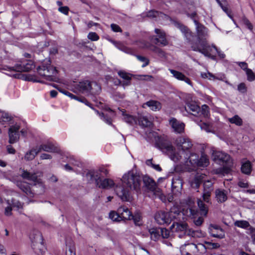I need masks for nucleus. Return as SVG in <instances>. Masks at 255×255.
<instances>
[{
	"instance_id": "obj_14",
	"label": "nucleus",
	"mask_w": 255,
	"mask_h": 255,
	"mask_svg": "<svg viewBox=\"0 0 255 255\" xmlns=\"http://www.w3.org/2000/svg\"><path fill=\"white\" fill-rule=\"evenodd\" d=\"M156 36H151L149 37L150 41L155 44L162 46H165L168 44L165 32L161 29L155 28L154 30Z\"/></svg>"
},
{
	"instance_id": "obj_35",
	"label": "nucleus",
	"mask_w": 255,
	"mask_h": 255,
	"mask_svg": "<svg viewBox=\"0 0 255 255\" xmlns=\"http://www.w3.org/2000/svg\"><path fill=\"white\" fill-rule=\"evenodd\" d=\"M233 166H229L228 165H224L223 167H221L214 170V172L217 174H221L224 175L225 174H227L231 170V167Z\"/></svg>"
},
{
	"instance_id": "obj_63",
	"label": "nucleus",
	"mask_w": 255,
	"mask_h": 255,
	"mask_svg": "<svg viewBox=\"0 0 255 255\" xmlns=\"http://www.w3.org/2000/svg\"><path fill=\"white\" fill-rule=\"evenodd\" d=\"M111 27L113 31L114 32H120L122 31L121 28L117 24L113 23L111 25Z\"/></svg>"
},
{
	"instance_id": "obj_12",
	"label": "nucleus",
	"mask_w": 255,
	"mask_h": 255,
	"mask_svg": "<svg viewBox=\"0 0 255 255\" xmlns=\"http://www.w3.org/2000/svg\"><path fill=\"white\" fill-rule=\"evenodd\" d=\"M175 143L179 149L182 150L181 155H183L190 151V149L193 146L191 140L188 137L185 136L177 137L175 141Z\"/></svg>"
},
{
	"instance_id": "obj_26",
	"label": "nucleus",
	"mask_w": 255,
	"mask_h": 255,
	"mask_svg": "<svg viewBox=\"0 0 255 255\" xmlns=\"http://www.w3.org/2000/svg\"><path fill=\"white\" fill-rule=\"evenodd\" d=\"M38 173H30L27 170H23L21 176L23 179L32 181L34 183H39V179L38 178L37 174Z\"/></svg>"
},
{
	"instance_id": "obj_34",
	"label": "nucleus",
	"mask_w": 255,
	"mask_h": 255,
	"mask_svg": "<svg viewBox=\"0 0 255 255\" xmlns=\"http://www.w3.org/2000/svg\"><path fill=\"white\" fill-rule=\"evenodd\" d=\"M182 182L181 178L179 176H174L172 181V190H176L178 191L182 188Z\"/></svg>"
},
{
	"instance_id": "obj_25",
	"label": "nucleus",
	"mask_w": 255,
	"mask_h": 255,
	"mask_svg": "<svg viewBox=\"0 0 255 255\" xmlns=\"http://www.w3.org/2000/svg\"><path fill=\"white\" fill-rule=\"evenodd\" d=\"M36 147L38 149L37 152H39L41 150L50 152H58L59 151V148L52 143L44 144Z\"/></svg>"
},
{
	"instance_id": "obj_5",
	"label": "nucleus",
	"mask_w": 255,
	"mask_h": 255,
	"mask_svg": "<svg viewBox=\"0 0 255 255\" xmlns=\"http://www.w3.org/2000/svg\"><path fill=\"white\" fill-rule=\"evenodd\" d=\"M155 144L157 148L167 154L174 162H178L182 159V156L176 152L175 148L168 140L164 138L157 137Z\"/></svg>"
},
{
	"instance_id": "obj_7",
	"label": "nucleus",
	"mask_w": 255,
	"mask_h": 255,
	"mask_svg": "<svg viewBox=\"0 0 255 255\" xmlns=\"http://www.w3.org/2000/svg\"><path fill=\"white\" fill-rule=\"evenodd\" d=\"M196 213H197V211L196 210ZM196 214L189 216V217H194ZM186 217H188V216H184V219L181 220V221H179L177 220H174V222L173 224L171 226L170 228L171 229L174 230V231L176 232H180L183 234H185V233H187V235L189 236H191L193 237H198L200 238L203 236V234L201 231H195L192 229H189L188 231H187V223L183 222L185 219H186Z\"/></svg>"
},
{
	"instance_id": "obj_49",
	"label": "nucleus",
	"mask_w": 255,
	"mask_h": 255,
	"mask_svg": "<svg viewBox=\"0 0 255 255\" xmlns=\"http://www.w3.org/2000/svg\"><path fill=\"white\" fill-rule=\"evenodd\" d=\"M131 219L133 220L134 223L136 226H139L141 225V215L140 213H137L135 214L134 215H132L131 217Z\"/></svg>"
},
{
	"instance_id": "obj_61",
	"label": "nucleus",
	"mask_w": 255,
	"mask_h": 255,
	"mask_svg": "<svg viewBox=\"0 0 255 255\" xmlns=\"http://www.w3.org/2000/svg\"><path fill=\"white\" fill-rule=\"evenodd\" d=\"M201 112L204 117H208L209 115V107L206 105L202 106Z\"/></svg>"
},
{
	"instance_id": "obj_46",
	"label": "nucleus",
	"mask_w": 255,
	"mask_h": 255,
	"mask_svg": "<svg viewBox=\"0 0 255 255\" xmlns=\"http://www.w3.org/2000/svg\"><path fill=\"white\" fill-rule=\"evenodd\" d=\"M234 224L235 226L243 229H248L250 227H251L248 221L244 220L237 221L235 222Z\"/></svg>"
},
{
	"instance_id": "obj_48",
	"label": "nucleus",
	"mask_w": 255,
	"mask_h": 255,
	"mask_svg": "<svg viewBox=\"0 0 255 255\" xmlns=\"http://www.w3.org/2000/svg\"><path fill=\"white\" fill-rule=\"evenodd\" d=\"M109 217L114 221L120 222L121 221V218L119 214L118 210L117 212L111 211L109 214Z\"/></svg>"
},
{
	"instance_id": "obj_37",
	"label": "nucleus",
	"mask_w": 255,
	"mask_h": 255,
	"mask_svg": "<svg viewBox=\"0 0 255 255\" xmlns=\"http://www.w3.org/2000/svg\"><path fill=\"white\" fill-rule=\"evenodd\" d=\"M56 88H57L60 92L64 93V94L68 95V96L70 97L72 99H75L78 101H81L83 103H85L86 105L90 106V103L87 101L86 99L85 98H80L76 96L75 95H73L72 93H70V92L66 91H64L61 88H57V87H55Z\"/></svg>"
},
{
	"instance_id": "obj_17",
	"label": "nucleus",
	"mask_w": 255,
	"mask_h": 255,
	"mask_svg": "<svg viewBox=\"0 0 255 255\" xmlns=\"http://www.w3.org/2000/svg\"><path fill=\"white\" fill-rule=\"evenodd\" d=\"M172 22L174 25L175 26L179 28L181 31V32L184 34V36L185 37L188 42L189 43V44H190L191 46L192 42H196V41H194L193 40L194 36L192 32L186 26H185L179 21L175 20H172Z\"/></svg>"
},
{
	"instance_id": "obj_40",
	"label": "nucleus",
	"mask_w": 255,
	"mask_h": 255,
	"mask_svg": "<svg viewBox=\"0 0 255 255\" xmlns=\"http://www.w3.org/2000/svg\"><path fill=\"white\" fill-rule=\"evenodd\" d=\"M145 105L149 107L152 111L159 110L161 108V104L156 101H149L145 103Z\"/></svg>"
},
{
	"instance_id": "obj_31",
	"label": "nucleus",
	"mask_w": 255,
	"mask_h": 255,
	"mask_svg": "<svg viewBox=\"0 0 255 255\" xmlns=\"http://www.w3.org/2000/svg\"><path fill=\"white\" fill-rule=\"evenodd\" d=\"M110 115L105 114L104 113H99L98 111H96L98 114L101 117V118L108 125H112V118L115 116L114 112L109 109Z\"/></svg>"
},
{
	"instance_id": "obj_47",
	"label": "nucleus",
	"mask_w": 255,
	"mask_h": 255,
	"mask_svg": "<svg viewBox=\"0 0 255 255\" xmlns=\"http://www.w3.org/2000/svg\"><path fill=\"white\" fill-rule=\"evenodd\" d=\"M229 121L231 123L234 124L238 126H240L243 124L242 120L238 115H235L233 117L230 118Z\"/></svg>"
},
{
	"instance_id": "obj_29",
	"label": "nucleus",
	"mask_w": 255,
	"mask_h": 255,
	"mask_svg": "<svg viewBox=\"0 0 255 255\" xmlns=\"http://www.w3.org/2000/svg\"><path fill=\"white\" fill-rule=\"evenodd\" d=\"M203 199H198L197 201L198 206L201 215L206 217L208 212V206L206 204Z\"/></svg>"
},
{
	"instance_id": "obj_3",
	"label": "nucleus",
	"mask_w": 255,
	"mask_h": 255,
	"mask_svg": "<svg viewBox=\"0 0 255 255\" xmlns=\"http://www.w3.org/2000/svg\"><path fill=\"white\" fill-rule=\"evenodd\" d=\"M193 20L196 26L197 41L196 42L191 43V49L194 51H198L203 54L205 56L214 59L212 53L214 52L206 40L208 36L207 28L196 19Z\"/></svg>"
},
{
	"instance_id": "obj_45",
	"label": "nucleus",
	"mask_w": 255,
	"mask_h": 255,
	"mask_svg": "<svg viewBox=\"0 0 255 255\" xmlns=\"http://www.w3.org/2000/svg\"><path fill=\"white\" fill-rule=\"evenodd\" d=\"M135 43L140 48H147L150 50L151 44L144 40H139L135 42Z\"/></svg>"
},
{
	"instance_id": "obj_2",
	"label": "nucleus",
	"mask_w": 255,
	"mask_h": 255,
	"mask_svg": "<svg viewBox=\"0 0 255 255\" xmlns=\"http://www.w3.org/2000/svg\"><path fill=\"white\" fill-rule=\"evenodd\" d=\"M196 213L195 207H190L184 208L181 211L177 207H173L168 212L159 211L155 215V220L160 225L169 224L172 221H181L184 219V216H191Z\"/></svg>"
},
{
	"instance_id": "obj_60",
	"label": "nucleus",
	"mask_w": 255,
	"mask_h": 255,
	"mask_svg": "<svg viewBox=\"0 0 255 255\" xmlns=\"http://www.w3.org/2000/svg\"><path fill=\"white\" fill-rule=\"evenodd\" d=\"M204 219L202 217H199L198 218H194L193 222L196 226H200L203 223Z\"/></svg>"
},
{
	"instance_id": "obj_38",
	"label": "nucleus",
	"mask_w": 255,
	"mask_h": 255,
	"mask_svg": "<svg viewBox=\"0 0 255 255\" xmlns=\"http://www.w3.org/2000/svg\"><path fill=\"white\" fill-rule=\"evenodd\" d=\"M37 147H35L27 152L24 155V159L26 161L33 160L35 158V156L39 153V152H37Z\"/></svg>"
},
{
	"instance_id": "obj_27",
	"label": "nucleus",
	"mask_w": 255,
	"mask_h": 255,
	"mask_svg": "<svg viewBox=\"0 0 255 255\" xmlns=\"http://www.w3.org/2000/svg\"><path fill=\"white\" fill-rule=\"evenodd\" d=\"M119 214L121 218V221L124 220H131V217L132 215L131 212L126 206L120 207L118 209Z\"/></svg>"
},
{
	"instance_id": "obj_55",
	"label": "nucleus",
	"mask_w": 255,
	"mask_h": 255,
	"mask_svg": "<svg viewBox=\"0 0 255 255\" xmlns=\"http://www.w3.org/2000/svg\"><path fill=\"white\" fill-rule=\"evenodd\" d=\"M136 58H137V59L138 60L144 62V63L142 65V67H144L149 64V61L145 57L140 56V55H137Z\"/></svg>"
},
{
	"instance_id": "obj_43",
	"label": "nucleus",
	"mask_w": 255,
	"mask_h": 255,
	"mask_svg": "<svg viewBox=\"0 0 255 255\" xmlns=\"http://www.w3.org/2000/svg\"><path fill=\"white\" fill-rule=\"evenodd\" d=\"M209 164V159L206 155L202 154L200 159H198L197 166L205 167Z\"/></svg>"
},
{
	"instance_id": "obj_23",
	"label": "nucleus",
	"mask_w": 255,
	"mask_h": 255,
	"mask_svg": "<svg viewBox=\"0 0 255 255\" xmlns=\"http://www.w3.org/2000/svg\"><path fill=\"white\" fill-rule=\"evenodd\" d=\"M186 112L194 116H197L201 111L200 107L194 102L187 103L185 107Z\"/></svg>"
},
{
	"instance_id": "obj_41",
	"label": "nucleus",
	"mask_w": 255,
	"mask_h": 255,
	"mask_svg": "<svg viewBox=\"0 0 255 255\" xmlns=\"http://www.w3.org/2000/svg\"><path fill=\"white\" fill-rule=\"evenodd\" d=\"M150 50L157 54L159 57L161 58L166 57L165 52L162 49L159 48L157 46L152 44V45L150 46Z\"/></svg>"
},
{
	"instance_id": "obj_15",
	"label": "nucleus",
	"mask_w": 255,
	"mask_h": 255,
	"mask_svg": "<svg viewBox=\"0 0 255 255\" xmlns=\"http://www.w3.org/2000/svg\"><path fill=\"white\" fill-rule=\"evenodd\" d=\"M212 155L215 161L221 162L225 165L233 166V160L228 154L220 151H214Z\"/></svg>"
},
{
	"instance_id": "obj_18",
	"label": "nucleus",
	"mask_w": 255,
	"mask_h": 255,
	"mask_svg": "<svg viewBox=\"0 0 255 255\" xmlns=\"http://www.w3.org/2000/svg\"><path fill=\"white\" fill-rule=\"evenodd\" d=\"M20 126L17 125H15L10 127L8 129V142L10 144H13L16 142L19 138V130Z\"/></svg>"
},
{
	"instance_id": "obj_59",
	"label": "nucleus",
	"mask_w": 255,
	"mask_h": 255,
	"mask_svg": "<svg viewBox=\"0 0 255 255\" xmlns=\"http://www.w3.org/2000/svg\"><path fill=\"white\" fill-rule=\"evenodd\" d=\"M66 255H76L75 248L74 246H70L66 251Z\"/></svg>"
},
{
	"instance_id": "obj_9",
	"label": "nucleus",
	"mask_w": 255,
	"mask_h": 255,
	"mask_svg": "<svg viewBox=\"0 0 255 255\" xmlns=\"http://www.w3.org/2000/svg\"><path fill=\"white\" fill-rule=\"evenodd\" d=\"M30 238L32 243V248L35 252L37 254L42 255L45 252V248L43 243L41 234L38 232H36L33 235H31Z\"/></svg>"
},
{
	"instance_id": "obj_62",
	"label": "nucleus",
	"mask_w": 255,
	"mask_h": 255,
	"mask_svg": "<svg viewBox=\"0 0 255 255\" xmlns=\"http://www.w3.org/2000/svg\"><path fill=\"white\" fill-rule=\"evenodd\" d=\"M244 24L250 30H252L253 29V26L250 21L246 18H244L243 19Z\"/></svg>"
},
{
	"instance_id": "obj_20",
	"label": "nucleus",
	"mask_w": 255,
	"mask_h": 255,
	"mask_svg": "<svg viewBox=\"0 0 255 255\" xmlns=\"http://www.w3.org/2000/svg\"><path fill=\"white\" fill-rule=\"evenodd\" d=\"M152 123L153 118L150 115H139L137 118V124L143 127H150Z\"/></svg>"
},
{
	"instance_id": "obj_10",
	"label": "nucleus",
	"mask_w": 255,
	"mask_h": 255,
	"mask_svg": "<svg viewBox=\"0 0 255 255\" xmlns=\"http://www.w3.org/2000/svg\"><path fill=\"white\" fill-rule=\"evenodd\" d=\"M37 71L39 74L45 77V79L48 81H55L56 78L54 75L57 73L56 68L49 65L48 66L42 65L38 67Z\"/></svg>"
},
{
	"instance_id": "obj_21",
	"label": "nucleus",
	"mask_w": 255,
	"mask_h": 255,
	"mask_svg": "<svg viewBox=\"0 0 255 255\" xmlns=\"http://www.w3.org/2000/svg\"><path fill=\"white\" fill-rule=\"evenodd\" d=\"M169 124L175 133H182L184 132L185 125L183 123L173 118L170 120Z\"/></svg>"
},
{
	"instance_id": "obj_33",
	"label": "nucleus",
	"mask_w": 255,
	"mask_h": 255,
	"mask_svg": "<svg viewBox=\"0 0 255 255\" xmlns=\"http://www.w3.org/2000/svg\"><path fill=\"white\" fill-rule=\"evenodd\" d=\"M161 231L160 228H152L149 229L148 232L150 235L151 240L154 241L158 240L161 237Z\"/></svg>"
},
{
	"instance_id": "obj_50",
	"label": "nucleus",
	"mask_w": 255,
	"mask_h": 255,
	"mask_svg": "<svg viewBox=\"0 0 255 255\" xmlns=\"http://www.w3.org/2000/svg\"><path fill=\"white\" fill-rule=\"evenodd\" d=\"M118 75L124 80H131V75L125 71H119Z\"/></svg>"
},
{
	"instance_id": "obj_52",
	"label": "nucleus",
	"mask_w": 255,
	"mask_h": 255,
	"mask_svg": "<svg viewBox=\"0 0 255 255\" xmlns=\"http://www.w3.org/2000/svg\"><path fill=\"white\" fill-rule=\"evenodd\" d=\"M246 73L247 75V79L248 81H253L255 80V74L251 69H249L247 70Z\"/></svg>"
},
{
	"instance_id": "obj_64",
	"label": "nucleus",
	"mask_w": 255,
	"mask_h": 255,
	"mask_svg": "<svg viewBox=\"0 0 255 255\" xmlns=\"http://www.w3.org/2000/svg\"><path fill=\"white\" fill-rule=\"evenodd\" d=\"M158 14V11L151 10L147 13L146 16L148 17H155L157 16Z\"/></svg>"
},
{
	"instance_id": "obj_24",
	"label": "nucleus",
	"mask_w": 255,
	"mask_h": 255,
	"mask_svg": "<svg viewBox=\"0 0 255 255\" xmlns=\"http://www.w3.org/2000/svg\"><path fill=\"white\" fill-rule=\"evenodd\" d=\"M216 201L219 203H222L228 199L227 191L224 189H217L215 191Z\"/></svg>"
},
{
	"instance_id": "obj_58",
	"label": "nucleus",
	"mask_w": 255,
	"mask_h": 255,
	"mask_svg": "<svg viewBox=\"0 0 255 255\" xmlns=\"http://www.w3.org/2000/svg\"><path fill=\"white\" fill-rule=\"evenodd\" d=\"M88 38L92 41H97L99 39V37L96 32H90L88 35Z\"/></svg>"
},
{
	"instance_id": "obj_51",
	"label": "nucleus",
	"mask_w": 255,
	"mask_h": 255,
	"mask_svg": "<svg viewBox=\"0 0 255 255\" xmlns=\"http://www.w3.org/2000/svg\"><path fill=\"white\" fill-rule=\"evenodd\" d=\"M247 233L251 236L252 243L255 245V228L250 227Z\"/></svg>"
},
{
	"instance_id": "obj_42",
	"label": "nucleus",
	"mask_w": 255,
	"mask_h": 255,
	"mask_svg": "<svg viewBox=\"0 0 255 255\" xmlns=\"http://www.w3.org/2000/svg\"><path fill=\"white\" fill-rule=\"evenodd\" d=\"M242 172L246 174H250L252 171V165L251 162L247 161L243 163L241 167Z\"/></svg>"
},
{
	"instance_id": "obj_22",
	"label": "nucleus",
	"mask_w": 255,
	"mask_h": 255,
	"mask_svg": "<svg viewBox=\"0 0 255 255\" xmlns=\"http://www.w3.org/2000/svg\"><path fill=\"white\" fill-rule=\"evenodd\" d=\"M210 233L213 237L223 239L225 237V234L223 229L216 225H211L210 226Z\"/></svg>"
},
{
	"instance_id": "obj_4",
	"label": "nucleus",
	"mask_w": 255,
	"mask_h": 255,
	"mask_svg": "<svg viewBox=\"0 0 255 255\" xmlns=\"http://www.w3.org/2000/svg\"><path fill=\"white\" fill-rule=\"evenodd\" d=\"M108 170L103 167L98 170H91L86 173L85 177L90 183H95L96 186L100 188L108 189L115 185L113 180L109 178L102 179V175H107Z\"/></svg>"
},
{
	"instance_id": "obj_44",
	"label": "nucleus",
	"mask_w": 255,
	"mask_h": 255,
	"mask_svg": "<svg viewBox=\"0 0 255 255\" xmlns=\"http://www.w3.org/2000/svg\"><path fill=\"white\" fill-rule=\"evenodd\" d=\"M201 76L203 78H208L210 80L217 79L219 80H223L224 76L216 77L210 72L201 73Z\"/></svg>"
},
{
	"instance_id": "obj_1",
	"label": "nucleus",
	"mask_w": 255,
	"mask_h": 255,
	"mask_svg": "<svg viewBox=\"0 0 255 255\" xmlns=\"http://www.w3.org/2000/svg\"><path fill=\"white\" fill-rule=\"evenodd\" d=\"M122 185L117 186L115 192L124 201H129L131 198V192L141 193L142 175L132 170L125 173L122 179Z\"/></svg>"
},
{
	"instance_id": "obj_30",
	"label": "nucleus",
	"mask_w": 255,
	"mask_h": 255,
	"mask_svg": "<svg viewBox=\"0 0 255 255\" xmlns=\"http://www.w3.org/2000/svg\"><path fill=\"white\" fill-rule=\"evenodd\" d=\"M120 111L123 116V120L125 122L132 126L137 124V118H135L133 116L126 114L125 111L122 110H120Z\"/></svg>"
},
{
	"instance_id": "obj_54",
	"label": "nucleus",
	"mask_w": 255,
	"mask_h": 255,
	"mask_svg": "<svg viewBox=\"0 0 255 255\" xmlns=\"http://www.w3.org/2000/svg\"><path fill=\"white\" fill-rule=\"evenodd\" d=\"M206 247L209 249H216L220 247V245L218 243H211L209 242H205Z\"/></svg>"
},
{
	"instance_id": "obj_6",
	"label": "nucleus",
	"mask_w": 255,
	"mask_h": 255,
	"mask_svg": "<svg viewBox=\"0 0 255 255\" xmlns=\"http://www.w3.org/2000/svg\"><path fill=\"white\" fill-rule=\"evenodd\" d=\"M74 92L87 95L99 94L101 90L100 86L95 82L83 81L74 85Z\"/></svg>"
},
{
	"instance_id": "obj_53",
	"label": "nucleus",
	"mask_w": 255,
	"mask_h": 255,
	"mask_svg": "<svg viewBox=\"0 0 255 255\" xmlns=\"http://www.w3.org/2000/svg\"><path fill=\"white\" fill-rule=\"evenodd\" d=\"M146 163L147 165L151 166L153 168L157 171H161L162 170L159 164H155L152 163V159L147 160Z\"/></svg>"
},
{
	"instance_id": "obj_56",
	"label": "nucleus",
	"mask_w": 255,
	"mask_h": 255,
	"mask_svg": "<svg viewBox=\"0 0 255 255\" xmlns=\"http://www.w3.org/2000/svg\"><path fill=\"white\" fill-rule=\"evenodd\" d=\"M161 229V233H160V236L162 237V238L167 239L169 237L170 232L169 231L163 228H160Z\"/></svg>"
},
{
	"instance_id": "obj_39",
	"label": "nucleus",
	"mask_w": 255,
	"mask_h": 255,
	"mask_svg": "<svg viewBox=\"0 0 255 255\" xmlns=\"http://www.w3.org/2000/svg\"><path fill=\"white\" fill-rule=\"evenodd\" d=\"M203 176L202 175H196L194 178L191 181V185L192 187L198 188L203 182Z\"/></svg>"
},
{
	"instance_id": "obj_36",
	"label": "nucleus",
	"mask_w": 255,
	"mask_h": 255,
	"mask_svg": "<svg viewBox=\"0 0 255 255\" xmlns=\"http://www.w3.org/2000/svg\"><path fill=\"white\" fill-rule=\"evenodd\" d=\"M12 120V117L8 113L0 112V123L3 125L8 124Z\"/></svg>"
},
{
	"instance_id": "obj_57",
	"label": "nucleus",
	"mask_w": 255,
	"mask_h": 255,
	"mask_svg": "<svg viewBox=\"0 0 255 255\" xmlns=\"http://www.w3.org/2000/svg\"><path fill=\"white\" fill-rule=\"evenodd\" d=\"M11 205L13 207H16L17 209H21L23 207V204L20 202L14 199L11 200Z\"/></svg>"
},
{
	"instance_id": "obj_8",
	"label": "nucleus",
	"mask_w": 255,
	"mask_h": 255,
	"mask_svg": "<svg viewBox=\"0 0 255 255\" xmlns=\"http://www.w3.org/2000/svg\"><path fill=\"white\" fill-rule=\"evenodd\" d=\"M205 250V246L202 244L196 245L193 243L185 244L180 247L182 255H196L199 252H202Z\"/></svg>"
},
{
	"instance_id": "obj_32",
	"label": "nucleus",
	"mask_w": 255,
	"mask_h": 255,
	"mask_svg": "<svg viewBox=\"0 0 255 255\" xmlns=\"http://www.w3.org/2000/svg\"><path fill=\"white\" fill-rule=\"evenodd\" d=\"M17 186L27 195L31 196L33 194L29 186L26 182L18 181L17 182Z\"/></svg>"
},
{
	"instance_id": "obj_16",
	"label": "nucleus",
	"mask_w": 255,
	"mask_h": 255,
	"mask_svg": "<svg viewBox=\"0 0 255 255\" xmlns=\"http://www.w3.org/2000/svg\"><path fill=\"white\" fill-rule=\"evenodd\" d=\"M181 156L182 159L179 161L181 163H184L187 166H197L199 159V156L197 154L190 151Z\"/></svg>"
},
{
	"instance_id": "obj_28",
	"label": "nucleus",
	"mask_w": 255,
	"mask_h": 255,
	"mask_svg": "<svg viewBox=\"0 0 255 255\" xmlns=\"http://www.w3.org/2000/svg\"><path fill=\"white\" fill-rule=\"evenodd\" d=\"M169 71L171 72V73L173 75V76L177 79L179 80L184 81L188 84L192 85V83L188 77H186L181 72L173 69H170Z\"/></svg>"
},
{
	"instance_id": "obj_13",
	"label": "nucleus",
	"mask_w": 255,
	"mask_h": 255,
	"mask_svg": "<svg viewBox=\"0 0 255 255\" xmlns=\"http://www.w3.org/2000/svg\"><path fill=\"white\" fill-rule=\"evenodd\" d=\"M143 183V189L154 193H160V189L157 187L155 181L148 176L142 175V183Z\"/></svg>"
},
{
	"instance_id": "obj_11",
	"label": "nucleus",
	"mask_w": 255,
	"mask_h": 255,
	"mask_svg": "<svg viewBox=\"0 0 255 255\" xmlns=\"http://www.w3.org/2000/svg\"><path fill=\"white\" fill-rule=\"evenodd\" d=\"M33 62L31 60H23L18 61L13 67H7L9 71L18 72H28L33 68Z\"/></svg>"
},
{
	"instance_id": "obj_19",
	"label": "nucleus",
	"mask_w": 255,
	"mask_h": 255,
	"mask_svg": "<svg viewBox=\"0 0 255 255\" xmlns=\"http://www.w3.org/2000/svg\"><path fill=\"white\" fill-rule=\"evenodd\" d=\"M204 191L202 195L203 200L207 204H211L210 196L213 190V183L211 181L207 180L204 183Z\"/></svg>"
}]
</instances>
